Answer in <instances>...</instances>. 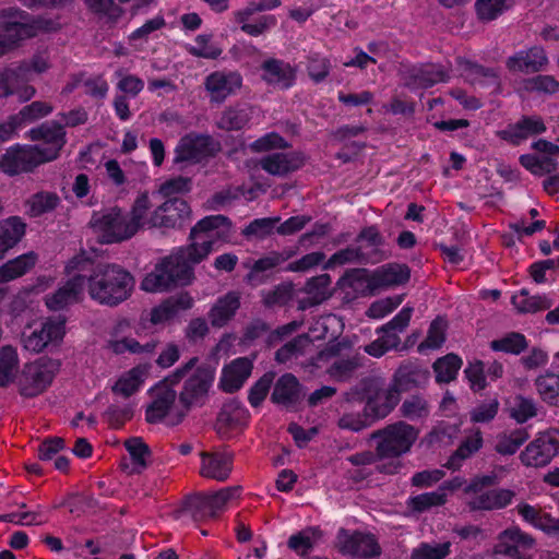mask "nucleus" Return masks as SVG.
Segmentation results:
<instances>
[{
  "mask_svg": "<svg viewBox=\"0 0 559 559\" xmlns=\"http://www.w3.org/2000/svg\"><path fill=\"white\" fill-rule=\"evenodd\" d=\"M292 255V252H270L267 255L260 258L252 264L250 272L245 277V281L252 286L263 284L267 278L263 273L281 265Z\"/></svg>",
  "mask_w": 559,
  "mask_h": 559,
  "instance_id": "32",
  "label": "nucleus"
},
{
  "mask_svg": "<svg viewBox=\"0 0 559 559\" xmlns=\"http://www.w3.org/2000/svg\"><path fill=\"white\" fill-rule=\"evenodd\" d=\"M335 548L345 556L355 559H377L382 554V548L374 534L369 532L340 528L336 535Z\"/></svg>",
  "mask_w": 559,
  "mask_h": 559,
  "instance_id": "7",
  "label": "nucleus"
},
{
  "mask_svg": "<svg viewBox=\"0 0 559 559\" xmlns=\"http://www.w3.org/2000/svg\"><path fill=\"white\" fill-rule=\"evenodd\" d=\"M21 371L16 349L11 345L2 346V388L15 385Z\"/></svg>",
  "mask_w": 559,
  "mask_h": 559,
  "instance_id": "42",
  "label": "nucleus"
},
{
  "mask_svg": "<svg viewBox=\"0 0 559 559\" xmlns=\"http://www.w3.org/2000/svg\"><path fill=\"white\" fill-rule=\"evenodd\" d=\"M253 362L248 357H239L223 368L219 379V388L224 392L234 393L238 391L250 377Z\"/></svg>",
  "mask_w": 559,
  "mask_h": 559,
  "instance_id": "21",
  "label": "nucleus"
},
{
  "mask_svg": "<svg viewBox=\"0 0 559 559\" xmlns=\"http://www.w3.org/2000/svg\"><path fill=\"white\" fill-rule=\"evenodd\" d=\"M450 542L431 545L421 543L417 548H414L411 554V559H444L450 554Z\"/></svg>",
  "mask_w": 559,
  "mask_h": 559,
  "instance_id": "60",
  "label": "nucleus"
},
{
  "mask_svg": "<svg viewBox=\"0 0 559 559\" xmlns=\"http://www.w3.org/2000/svg\"><path fill=\"white\" fill-rule=\"evenodd\" d=\"M88 225L98 236L100 243H120L134 236L128 216L118 206L94 212Z\"/></svg>",
  "mask_w": 559,
  "mask_h": 559,
  "instance_id": "6",
  "label": "nucleus"
},
{
  "mask_svg": "<svg viewBox=\"0 0 559 559\" xmlns=\"http://www.w3.org/2000/svg\"><path fill=\"white\" fill-rule=\"evenodd\" d=\"M322 537L318 527H307L289 537L287 546L298 555L306 556L312 548L316 540Z\"/></svg>",
  "mask_w": 559,
  "mask_h": 559,
  "instance_id": "46",
  "label": "nucleus"
},
{
  "mask_svg": "<svg viewBox=\"0 0 559 559\" xmlns=\"http://www.w3.org/2000/svg\"><path fill=\"white\" fill-rule=\"evenodd\" d=\"M419 430L406 421L389 424L369 435L368 441L374 442L380 464L376 469L380 474L395 475L404 467L402 457L412 451Z\"/></svg>",
  "mask_w": 559,
  "mask_h": 559,
  "instance_id": "4",
  "label": "nucleus"
},
{
  "mask_svg": "<svg viewBox=\"0 0 559 559\" xmlns=\"http://www.w3.org/2000/svg\"><path fill=\"white\" fill-rule=\"evenodd\" d=\"M62 507H69L71 513L86 510H104L106 506L100 503L99 500L92 496H83L79 493H69L61 502Z\"/></svg>",
  "mask_w": 559,
  "mask_h": 559,
  "instance_id": "58",
  "label": "nucleus"
},
{
  "mask_svg": "<svg viewBox=\"0 0 559 559\" xmlns=\"http://www.w3.org/2000/svg\"><path fill=\"white\" fill-rule=\"evenodd\" d=\"M483 445V436L479 429L474 435L466 437L459 448L450 456L445 466L450 469H457L461 463L476 453Z\"/></svg>",
  "mask_w": 559,
  "mask_h": 559,
  "instance_id": "39",
  "label": "nucleus"
},
{
  "mask_svg": "<svg viewBox=\"0 0 559 559\" xmlns=\"http://www.w3.org/2000/svg\"><path fill=\"white\" fill-rule=\"evenodd\" d=\"M401 393L393 385H390L386 390L382 388V399L376 400L368 409L373 416L376 421L384 419L400 403Z\"/></svg>",
  "mask_w": 559,
  "mask_h": 559,
  "instance_id": "44",
  "label": "nucleus"
},
{
  "mask_svg": "<svg viewBox=\"0 0 559 559\" xmlns=\"http://www.w3.org/2000/svg\"><path fill=\"white\" fill-rule=\"evenodd\" d=\"M515 492L510 489H491L473 498L468 506L471 510L502 509L511 503Z\"/></svg>",
  "mask_w": 559,
  "mask_h": 559,
  "instance_id": "34",
  "label": "nucleus"
},
{
  "mask_svg": "<svg viewBox=\"0 0 559 559\" xmlns=\"http://www.w3.org/2000/svg\"><path fill=\"white\" fill-rule=\"evenodd\" d=\"M26 233V223L20 216L2 221V254L15 247Z\"/></svg>",
  "mask_w": 559,
  "mask_h": 559,
  "instance_id": "40",
  "label": "nucleus"
},
{
  "mask_svg": "<svg viewBox=\"0 0 559 559\" xmlns=\"http://www.w3.org/2000/svg\"><path fill=\"white\" fill-rule=\"evenodd\" d=\"M512 304L522 313L548 310L552 306L551 300L546 296H528L526 289H522L520 295L513 296Z\"/></svg>",
  "mask_w": 559,
  "mask_h": 559,
  "instance_id": "49",
  "label": "nucleus"
},
{
  "mask_svg": "<svg viewBox=\"0 0 559 559\" xmlns=\"http://www.w3.org/2000/svg\"><path fill=\"white\" fill-rule=\"evenodd\" d=\"M305 156L300 152L271 153L259 160L260 167L273 176L284 177L301 168Z\"/></svg>",
  "mask_w": 559,
  "mask_h": 559,
  "instance_id": "19",
  "label": "nucleus"
},
{
  "mask_svg": "<svg viewBox=\"0 0 559 559\" xmlns=\"http://www.w3.org/2000/svg\"><path fill=\"white\" fill-rule=\"evenodd\" d=\"M241 86L242 78L237 71H214L204 80V88L210 94L211 103L222 104Z\"/></svg>",
  "mask_w": 559,
  "mask_h": 559,
  "instance_id": "15",
  "label": "nucleus"
},
{
  "mask_svg": "<svg viewBox=\"0 0 559 559\" xmlns=\"http://www.w3.org/2000/svg\"><path fill=\"white\" fill-rule=\"evenodd\" d=\"M449 80L448 73L439 66L427 64L425 67L413 69L406 76V86L412 88H428L436 83Z\"/></svg>",
  "mask_w": 559,
  "mask_h": 559,
  "instance_id": "33",
  "label": "nucleus"
},
{
  "mask_svg": "<svg viewBox=\"0 0 559 559\" xmlns=\"http://www.w3.org/2000/svg\"><path fill=\"white\" fill-rule=\"evenodd\" d=\"M409 278L411 269L407 264L391 262L373 271V284H377L378 292L380 289L404 285Z\"/></svg>",
  "mask_w": 559,
  "mask_h": 559,
  "instance_id": "25",
  "label": "nucleus"
},
{
  "mask_svg": "<svg viewBox=\"0 0 559 559\" xmlns=\"http://www.w3.org/2000/svg\"><path fill=\"white\" fill-rule=\"evenodd\" d=\"M559 453V431L551 429L540 432L520 454L526 466H545Z\"/></svg>",
  "mask_w": 559,
  "mask_h": 559,
  "instance_id": "10",
  "label": "nucleus"
},
{
  "mask_svg": "<svg viewBox=\"0 0 559 559\" xmlns=\"http://www.w3.org/2000/svg\"><path fill=\"white\" fill-rule=\"evenodd\" d=\"M240 308V296L237 292H228L219 297L209 312V319L213 328H223L236 314Z\"/></svg>",
  "mask_w": 559,
  "mask_h": 559,
  "instance_id": "26",
  "label": "nucleus"
},
{
  "mask_svg": "<svg viewBox=\"0 0 559 559\" xmlns=\"http://www.w3.org/2000/svg\"><path fill=\"white\" fill-rule=\"evenodd\" d=\"M537 409L532 399L518 395L510 408V416L519 424H523L532 417H535Z\"/></svg>",
  "mask_w": 559,
  "mask_h": 559,
  "instance_id": "63",
  "label": "nucleus"
},
{
  "mask_svg": "<svg viewBox=\"0 0 559 559\" xmlns=\"http://www.w3.org/2000/svg\"><path fill=\"white\" fill-rule=\"evenodd\" d=\"M528 438L530 435L525 428H518L510 433L499 435L495 450L501 455H513Z\"/></svg>",
  "mask_w": 559,
  "mask_h": 559,
  "instance_id": "48",
  "label": "nucleus"
},
{
  "mask_svg": "<svg viewBox=\"0 0 559 559\" xmlns=\"http://www.w3.org/2000/svg\"><path fill=\"white\" fill-rule=\"evenodd\" d=\"M32 141L43 143L34 145L46 162H51L59 156L66 144V132L63 127L56 121H47L29 131Z\"/></svg>",
  "mask_w": 559,
  "mask_h": 559,
  "instance_id": "12",
  "label": "nucleus"
},
{
  "mask_svg": "<svg viewBox=\"0 0 559 559\" xmlns=\"http://www.w3.org/2000/svg\"><path fill=\"white\" fill-rule=\"evenodd\" d=\"M66 334V319L49 318L35 329L29 335L23 334L24 348L33 353H40L49 345L59 344Z\"/></svg>",
  "mask_w": 559,
  "mask_h": 559,
  "instance_id": "11",
  "label": "nucleus"
},
{
  "mask_svg": "<svg viewBox=\"0 0 559 559\" xmlns=\"http://www.w3.org/2000/svg\"><path fill=\"white\" fill-rule=\"evenodd\" d=\"M306 395L299 380L293 373L282 374L274 383L271 402L289 411H297Z\"/></svg>",
  "mask_w": 559,
  "mask_h": 559,
  "instance_id": "16",
  "label": "nucleus"
},
{
  "mask_svg": "<svg viewBox=\"0 0 559 559\" xmlns=\"http://www.w3.org/2000/svg\"><path fill=\"white\" fill-rule=\"evenodd\" d=\"M151 206L152 204L147 192L139 194L134 200L128 216L129 226L132 228L134 235L140 230L141 227H143L144 218Z\"/></svg>",
  "mask_w": 559,
  "mask_h": 559,
  "instance_id": "56",
  "label": "nucleus"
},
{
  "mask_svg": "<svg viewBox=\"0 0 559 559\" xmlns=\"http://www.w3.org/2000/svg\"><path fill=\"white\" fill-rule=\"evenodd\" d=\"M278 222L280 217L257 218L246 226L242 235L247 238L255 237L263 239L273 233Z\"/></svg>",
  "mask_w": 559,
  "mask_h": 559,
  "instance_id": "62",
  "label": "nucleus"
},
{
  "mask_svg": "<svg viewBox=\"0 0 559 559\" xmlns=\"http://www.w3.org/2000/svg\"><path fill=\"white\" fill-rule=\"evenodd\" d=\"M86 287L84 272H79L53 294L46 297V305L50 310L58 311L76 304L83 299V290Z\"/></svg>",
  "mask_w": 559,
  "mask_h": 559,
  "instance_id": "18",
  "label": "nucleus"
},
{
  "mask_svg": "<svg viewBox=\"0 0 559 559\" xmlns=\"http://www.w3.org/2000/svg\"><path fill=\"white\" fill-rule=\"evenodd\" d=\"M294 285L290 282L282 283L274 288L262 292L263 305L267 308L285 306L293 297Z\"/></svg>",
  "mask_w": 559,
  "mask_h": 559,
  "instance_id": "55",
  "label": "nucleus"
},
{
  "mask_svg": "<svg viewBox=\"0 0 559 559\" xmlns=\"http://www.w3.org/2000/svg\"><path fill=\"white\" fill-rule=\"evenodd\" d=\"M447 321L437 317L430 323L426 338L418 345V350L421 352L425 348L437 349L442 346L445 341Z\"/></svg>",
  "mask_w": 559,
  "mask_h": 559,
  "instance_id": "57",
  "label": "nucleus"
},
{
  "mask_svg": "<svg viewBox=\"0 0 559 559\" xmlns=\"http://www.w3.org/2000/svg\"><path fill=\"white\" fill-rule=\"evenodd\" d=\"M535 385L543 401L559 407V374L547 372L539 376Z\"/></svg>",
  "mask_w": 559,
  "mask_h": 559,
  "instance_id": "51",
  "label": "nucleus"
},
{
  "mask_svg": "<svg viewBox=\"0 0 559 559\" xmlns=\"http://www.w3.org/2000/svg\"><path fill=\"white\" fill-rule=\"evenodd\" d=\"M249 120V109L245 105L236 104L225 108L215 124L224 131H238L245 128Z\"/></svg>",
  "mask_w": 559,
  "mask_h": 559,
  "instance_id": "38",
  "label": "nucleus"
},
{
  "mask_svg": "<svg viewBox=\"0 0 559 559\" xmlns=\"http://www.w3.org/2000/svg\"><path fill=\"white\" fill-rule=\"evenodd\" d=\"M430 378L427 368H423L416 362L407 361L402 364L395 371L392 385L399 392L411 391L415 388L425 385Z\"/></svg>",
  "mask_w": 559,
  "mask_h": 559,
  "instance_id": "22",
  "label": "nucleus"
},
{
  "mask_svg": "<svg viewBox=\"0 0 559 559\" xmlns=\"http://www.w3.org/2000/svg\"><path fill=\"white\" fill-rule=\"evenodd\" d=\"M461 366L462 359L453 353L438 358L432 365L436 372V381L439 383L451 382L455 379Z\"/></svg>",
  "mask_w": 559,
  "mask_h": 559,
  "instance_id": "43",
  "label": "nucleus"
},
{
  "mask_svg": "<svg viewBox=\"0 0 559 559\" xmlns=\"http://www.w3.org/2000/svg\"><path fill=\"white\" fill-rule=\"evenodd\" d=\"M382 399V384L379 379L367 377L361 379L355 386L346 393V403L352 404L355 402L365 403V408L370 409V406L376 400Z\"/></svg>",
  "mask_w": 559,
  "mask_h": 559,
  "instance_id": "28",
  "label": "nucleus"
},
{
  "mask_svg": "<svg viewBox=\"0 0 559 559\" xmlns=\"http://www.w3.org/2000/svg\"><path fill=\"white\" fill-rule=\"evenodd\" d=\"M124 448L129 452L133 462V472L141 473L148 466L147 459L152 452L150 447L140 437H132L124 441Z\"/></svg>",
  "mask_w": 559,
  "mask_h": 559,
  "instance_id": "45",
  "label": "nucleus"
},
{
  "mask_svg": "<svg viewBox=\"0 0 559 559\" xmlns=\"http://www.w3.org/2000/svg\"><path fill=\"white\" fill-rule=\"evenodd\" d=\"M60 203V198L56 192L40 191L33 194L27 200L28 212L33 217H38L45 213L51 212Z\"/></svg>",
  "mask_w": 559,
  "mask_h": 559,
  "instance_id": "50",
  "label": "nucleus"
},
{
  "mask_svg": "<svg viewBox=\"0 0 559 559\" xmlns=\"http://www.w3.org/2000/svg\"><path fill=\"white\" fill-rule=\"evenodd\" d=\"M202 464L200 474L205 478L225 481L233 469V456L221 452H201Z\"/></svg>",
  "mask_w": 559,
  "mask_h": 559,
  "instance_id": "24",
  "label": "nucleus"
},
{
  "mask_svg": "<svg viewBox=\"0 0 559 559\" xmlns=\"http://www.w3.org/2000/svg\"><path fill=\"white\" fill-rule=\"evenodd\" d=\"M262 80L281 88L290 87L296 79L294 68L284 60L269 58L261 63Z\"/></svg>",
  "mask_w": 559,
  "mask_h": 559,
  "instance_id": "23",
  "label": "nucleus"
},
{
  "mask_svg": "<svg viewBox=\"0 0 559 559\" xmlns=\"http://www.w3.org/2000/svg\"><path fill=\"white\" fill-rule=\"evenodd\" d=\"M37 257L34 252L22 254L2 264V282L13 281L23 276L36 263Z\"/></svg>",
  "mask_w": 559,
  "mask_h": 559,
  "instance_id": "41",
  "label": "nucleus"
},
{
  "mask_svg": "<svg viewBox=\"0 0 559 559\" xmlns=\"http://www.w3.org/2000/svg\"><path fill=\"white\" fill-rule=\"evenodd\" d=\"M59 368V360L40 357L34 362L24 365L14 386L24 397L37 396L50 385Z\"/></svg>",
  "mask_w": 559,
  "mask_h": 559,
  "instance_id": "5",
  "label": "nucleus"
},
{
  "mask_svg": "<svg viewBox=\"0 0 559 559\" xmlns=\"http://www.w3.org/2000/svg\"><path fill=\"white\" fill-rule=\"evenodd\" d=\"M53 25V21L46 19L2 24V55L19 48L23 41L37 36L39 32L52 31Z\"/></svg>",
  "mask_w": 559,
  "mask_h": 559,
  "instance_id": "9",
  "label": "nucleus"
},
{
  "mask_svg": "<svg viewBox=\"0 0 559 559\" xmlns=\"http://www.w3.org/2000/svg\"><path fill=\"white\" fill-rule=\"evenodd\" d=\"M311 344L309 334L302 333L284 344L275 353V360L285 364L293 357L304 355L305 348Z\"/></svg>",
  "mask_w": 559,
  "mask_h": 559,
  "instance_id": "54",
  "label": "nucleus"
},
{
  "mask_svg": "<svg viewBox=\"0 0 559 559\" xmlns=\"http://www.w3.org/2000/svg\"><path fill=\"white\" fill-rule=\"evenodd\" d=\"M275 373L265 372L250 389L248 400L252 407H259L266 397L273 382Z\"/></svg>",
  "mask_w": 559,
  "mask_h": 559,
  "instance_id": "61",
  "label": "nucleus"
},
{
  "mask_svg": "<svg viewBox=\"0 0 559 559\" xmlns=\"http://www.w3.org/2000/svg\"><path fill=\"white\" fill-rule=\"evenodd\" d=\"M356 242H366V245L362 246L365 247V252H367V254H371L373 252L378 253L377 263L384 260L385 255L381 249V247L384 245V238L376 226L372 225L364 227L357 235Z\"/></svg>",
  "mask_w": 559,
  "mask_h": 559,
  "instance_id": "52",
  "label": "nucleus"
},
{
  "mask_svg": "<svg viewBox=\"0 0 559 559\" xmlns=\"http://www.w3.org/2000/svg\"><path fill=\"white\" fill-rule=\"evenodd\" d=\"M230 228L231 222L225 215H210L200 219L190 229L189 243L163 258L154 271L143 278L141 288L155 293L190 285L195 278L194 265L206 260L213 251L215 239L207 234L217 229L216 238H225Z\"/></svg>",
  "mask_w": 559,
  "mask_h": 559,
  "instance_id": "1",
  "label": "nucleus"
},
{
  "mask_svg": "<svg viewBox=\"0 0 559 559\" xmlns=\"http://www.w3.org/2000/svg\"><path fill=\"white\" fill-rule=\"evenodd\" d=\"M148 365H138L133 367L116 381L111 388L112 392L126 399L130 397L140 389L148 374Z\"/></svg>",
  "mask_w": 559,
  "mask_h": 559,
  "instance_id": "35",
  "label": "nucleus"
},
{
  "mask_svg": "<svg viewBox=\"0 0 559 559\" xmlns=\"http://www.w3.org/2000/svg\"><path fill=\"white\" fill-rule=\"evenodd\" d=\"M47 163L33 145H15L2 155V171L10 176L32 171L40 164Z\"/></svg>",
  "mask_w": 559,
  "mask_h": 559,
  "instance_id": "13",
  "label": "nucleus"
},
{
  "mask_svg": "<svg viewBox=\"0 0 559 559\" xmlns=\"http://www.w3.org/2000/svg\"><path fill=\"white\" fill-rule=\"evenodd\" d=\"M447 501V495L442 488L432 492H425L411 498L409 506L413 511L425 512L432 507L444 504Z\"/></svg>",
  "mask_w": 559,
  "mask_h": 559,
  "instance_id": "59",
  "label": "nucleus"
},
{
  "mask_svg": "<svg viewBox=\"0 0 559 559\" xmlns=\"http://www.w3.org/2000/svg\"><path fill=\"white\" fill-rule=\"evenodd\" d=\"M221 151V144L209 134L189 133L180 139L175 150L174 164H197L214 157Z\"/></svg>",
  "mask_w": 559,
  "mask_h": 559,
  "instance_id": "8",
  "label": "nucleus"
},
{
  "mask_svg": "<svg viewBox=\"0 0 559 559\" xmlns=\"http://www.w3.org/2000/svg\"><path fill=\"white\" fill-rule=\"evenodd\" d=\"M71 267L84 272L87 293L94 301L116 307L127 300L134 288V277L115 263H95L90 259L75 257Z\"/></svg>",
  "mask_w": 559,
  "mask_h": 559,
  "instance_id": "2",
  "label": "nucleus"
},
{
  "mask_svg": "<svg viewBox=\"0 0 559 559\" xmlns=\"http://www.w3.org/2000/svg\"><path fill=\"white\" fill-rule=\"evenodd\" d=\"M476 12L481 21H492L508 9L507 0H477Z\"/></svg>",
  "mask_w": 559,
  "mask_h": 559,
  "instance_id": "64",
  "label": "nucleus"
},
{
  "mask_svg": "<svg viewBox=\"0 0 559 559\" xmlns=\"http://www.w3.org/2000/svg\"><path fill=\"white\" fill-rule=\"evenodd\" d=\"M377 254L376 252L371 254H367L365 252V247L359 245L357 247H347L335 252L328 262L324 264V269H331L334 265H342L345 263H358V264H368V263H377Z\"/></svg>",
  "mask_w": 559,
  "mask_h": 559,
  "instance_id": "37",
  "label": "nucleus"
},
{
  "mask_svg": "<svg viewBox=\"0 0 559 559\" xmlns=\"http://www.w3.org/2000/svg\"><path fill=\"white\" fill-rule=\"evenodd\" d=\"M198 362L199 357H192L167 376V380L174 385L183 381L180 392L177 393L180 408L170 417L169 424L173 426L180 424L192 408L204 406L209 400L215 369L207 364L197 366Z\"/></svg>",
  "mask_w": 559,
  "mask_h": 559,
  "instance_id": "3",
  "label": "nucleus"
},
{
  "mask_svg": "<svg viewBox=\"0 0 559 559\" xmlns=\"http://www.w3.org/2000/svg\"><path fill=\"white\" fill-rule=\"evenodd\" d=\"M373 271L367 269L347 270L340 280L343 287H349L356 295L373 296L378 293L377 284H373Z\"/></svg>",
  "mask_w": 559,
  "mask_h": 559,
  "instance_id": "29",
  "label": "nucleus"
},
{
  "mask_svg": "<svg viewBox=\"0 0 559 559\" xmlns=\"http://www.w3.org/2000/svg\"><path fill=\"white\" fill-rule=\"evenodd\" d=\"M456 62L462 71V75L469 83L499 87L500 76L496 69L484 67L462 57H459Z\"/></svg>",
  "mask_w": 559,
  "mask_h": 559,
  "instance_id": "27",
  "label": "nucleus"
},
{
  "mask_svg": "<svg viewBox=\"0 0 559 559\" xmlns=\"http://www.w3.org/2000/svg\"><path fill=\"white\" fill-rule=\"evenodd\" d=\"M548 64V58L544 48L534 46L527 50H521L509 57L506 67L511 72L535 73L542 71Z\"/></svg>",
  "mask_w": 559,
  "mask_h": 559,
  "instance_id": "20",
  "label": "nucleus"
},
{
  "mask_svg": "<svg viewBox=\"0 0 559 559\" xmlns=\"http://www.w3.org/2000/svg\"><path fill=\"white\" fill-rule=\"evenodd\" d=\"M175 385L167 380V377L150 390L152 402L145 411V419L148 424H157L166 418L178 396Z\"/></svg>",
  "mask_w": 559,
  "mask_h": 559,
  "instance_id": "14",
  "label": "nucleus"
},
{
  "mask_svg": "<svg viewBox=\"0 0 559 559\" xmlns=\"http://www.w3.org/2000/svg\"><path fill=\"white\" fill-rule=\"evenodd\" d=\"M374 423L377 421L371 413L364 407L361 412H345L338 418L337 426L341 429L359 432L371 427Z\"/></svg>",
  "mask_w": 559,
  "mask_h": 559,
  "instance_id": "47",
  "label": "nucleus"
},
{
  "mask_svg": "<svg viewBox=\"0 0 559 559\" xmlns=\"http://www.w3.org/2000/svg\"><path fill=\"white\" fill-rule=\"evenodd\" d=\"M193 299L188 293L177 297H170L151 311V322L158 324L174 318L179 310H187L192 307Z\"/></svg>",
  "mask_w": 559,
  "mask_h": 559,
  "instance_id": "36",
  "label": "nucleus"
},
{
  "mask_svg": "<svg viewBox=\"0 0 559 559\" xmlns=\"http://www.w3.org/2000/svg\"><path fill=\"white\" fill-rule=\"evenodd\" d=\"M249 414L237 400L226 402L221 408L215 424L217 433H226L229 429L245 424Z\"/></svg>",
  "mask_w": 559,
  "mask_h": 559,
  "instance_id": "30",
  "label": "nucleus"
},
{
  "mask_svg": "<svg viewBox=\"0 0 559 559\" xmlns=\"http://www.w3.org/2000/svg\"><path fill=\"white\" fill-rule=\"evenodd\" d=\"M185 512L189 513L194 522L215 518L209 496L203 492L187 496L181 502V508L174 511L175 519H179Z\"/></svg>",
  "mask_w": 559,
  "mask_h": 559,
  "instance_id": "31",
  "label": "nucleus"
},
{
  "mask_svg": "<svg viewBox=\"0 0 559 559\" xmlns=\"http://www.w3.org/2000/svg\"><path fill=\"white\" fill-rule=\"evenodd\" d=\"M190 214L191 209L187 201L179 198H173L157 206L150 216L147 223L151 227L175 228L183 219L188 218Z\"/></svg>",
  "mask_w": 559,
  "mask_h": 559,
  "instance_id": "17",
  "label": "nucleus"
},
{
  "mask_svg": "<svg viewBox=\"0 0 559 559\" xmlns=\"http://www.w3.org/2000/svg\"><path fill=\"white\" fill-rule=\"evenodd\" d=\"M527 346L526 337L519 332L507 333L501 338L490 342V348L493 352H503L512 355H520Z\"/></svg>",
  "mask_w": 559,
  "mask_h": 559,
  "instance_id": "53",
  "label": "nucleus"
}]
</instances>
